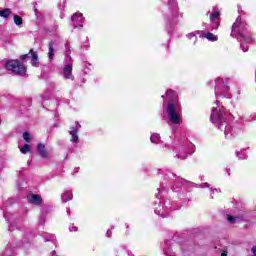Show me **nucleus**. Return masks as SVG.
Listing matches in <instances>:
<instances>
[{
	"mask_svg": "<svg viewBox=\"0 0 256 256\" xmlns=\"http://www.w3.org/2000/svg\"><path fill=\"white\" fill-rule=\"evenodd\" d=\"M163 112L166 113L168 123L171 125H181V123H183L181 103H179L177 92L173 90L166 91V100L163 102Z\"/></svg>",
	"mask_w": 256,
	"mask_h": 256,
	"instance_id": "f257e3e1",
	"label": "nucleus"
},
{
	"mask_svg": "<svg viewBox=\"0 0 256 256\" xmlns=\"http://www.w3.org/2000/svg\"><path fill=\"white\" fill-rule=\"evenodd\" d=\"M210 121L214 123L220 131H224L226 139H231V137H233V128L231 127L233 115L225 111L224 107H213L211 110Z\"/></svg>",
	"mask_w": 256,
	"mask_h": 256,
	"instance_id": "f03ea898",
	"label": "nucleus"
},
{
	"mask_svg": "<svg viewBox=\"0 0 256 256\" xmlns=\"http://www.w3.org/2000/svg\"><path fill=\"white\" fill-rule=\"evenodd\" d=\"M231 37L237 39L240 42V49L244 53L249 51V43H256L255 39L251 37V31L249 30V26L247 23L241 21V18H237L234 24L232 25Z\"/></svg>",
	"mask_w": 256,
	"mask_h": 256,
	"instance_id": "7ed1b4c3",
	"label": "nucleus"
},
{
	"mask_svg": "<svg viewBox=\"0 0 256 256\" xmlns=\"http://www.w3.org/2000/svg\"><path fill=\"white\" fill-rule=\"evenodd\" d=\"M158 175L164 176V182L158 188V194H156L157 199L163 197V193H167V187H170L172 191H177L181 189L185 180L183 178L175 175L173 172L169 171L167 168L158 169Z\"/></svg>",
	"mask_w": 256,
	"mask_h": 256,
	"instance_id": "20e7f679",
	"label": "nucleus"
},
{
	"mask_svg": "<svg viewBox=\"0 0 256 256\" xmlns=\"http://www.w3.org/2000/svg\"><path fill=\"white\" fill-rule=\"evenodd\" d=\"M161 11L166 23V30L171 35L179 21V4H177V0H167V3L162 5Z\"/></svg>",
	"mask_w": 256,
	"mask_h": 256,
	"instance_id": "39448f33",
	"label": "nucleus"
},
{
	"mask_svg": "<svg viewBox=\"0 0 256 256\" xmlns=\"http://www.w3.org/2000/svg\"><path fill=\"white\" fill-rule=\"evenodd\" d=\"M172 150L177 159L185 160L195 153V145L185 136L176 135L172 143Z\"/></svg>",
	"mask_w": 256,
	"mask_h": 256,
	"instance_id": "423d86ee",
	"label": "nucleus"
},
{
	"mask_svg": "<svg viewBox=\"0 0 256 256\" xmlns=\"http://www.w3.org/2000/svg\"><path fill=\"white\" fill-rule=\"evenodd\" d=\"M215 97H226V99H231L228 79L223 80V78H217L215 80Z\"/></svg>",
	"mask_w": 256,
	"mask_h": 256,
	"instance_id": "0eeeda50",
	"label": "nucleus"
},
{
	"mask_svg": "<svg viewBox=\"0 0 256 256\" xmlns=\"http://www.w3.org/2000/svg\"><path fill=\"white\" fill-rule=\"evenodd\" d=\"M176 209L179 208L175 207V204L171 200H166L163 204L159 201L158 206L154 208V213L165 219V217H169L171 211H176Z\"/></svg>",
	"mask_w": 256,
	"mask_h": 256,
	"instance_id": "6e6552de",
	"label": "nucleus"
},
{
	"mask_svg": "<svg viewBox=\"0 0 256 256\" xmlns=\"http://www.w3.org/2000/svg\"><path fill=\"white\" fill-rule=\"evenodd\" d=\"M163 253L166 256H175V253L182 249L181 243L177 242V236H174L171 240H166L162 246Z\"/></svg>",
	"mask_w": 256,
	"mask_h": 256,
	"instance_id": "1a4fd4ad",
	"label": "nucleus"
},
{
	"mask_svg": "<svg viewBox=\"0 0 256 256\" xmlns=\"http://www.w3.org/2000/svg\"><path fill=\"white\" fill-rule=\"evenodd\" d=\"M5 67L7 71H12V73H16L17 75H25L27 73V67L19 60H9L6 64Z\"/></svg>",
	"mask_w": 256,
	"mask_h": 256,
	"instance_id": "9d476101",
	"label": "nucleus"
},
{
	"mask_svg": "<svg viewBox=\"0 0 256 256\" xmlns=\"http://www.w3.org/2000/svg\"><path fill=\"white\" fill-rule=\"evenodd\" d=\"M71 51H66V56L64 59L65 65L63 67V77L64 79H71L72 81L75 79L73 76V60H71Z\"/></svg>",
	"mask_w": 256,
	"mask_h": 256,
	"instance_id": "9b49d317",
	"label": "nucleus"
},
{
	"mask_svg": "<svg viewBox=\"0 0 256 256\" xmlns=\"http://www.w3.org/2000/svg\"><path fill=\"white\" fill-rule=\"evenodd\" d=\"M221 12L214 10L210 13V31L219 29V25H221Z\"/></svg>",
	"mask_w": 256,
	"mask_h": 256,
	"instance_id": "f8f14e48",
	"label": "nucleus"
},
{
	"mask_svg": "<svg viewBox=\"0 0 256 256\" xmlns=\"http://www.w3.org/2000/svg\"><path fill=\"white\" fill-rule=\"evenodd\" d=\"M81 130V124L77 121L70 127L69 135H71V143H79V131Z\"/></svg>",
	"mask_w": 256,
	"mask_h": 256,
	"instance_id": "ddd939ff",
	"label": "nucleus"
},
{
	"mask_svg": "<svg viewBox=\"0 0 256 256\" xmlns=\"http://www.w3.org/2000/svg\"><path fill=\"white\" fill-rule=\"evenodd\" d=\"M85 18H83V14L80 12H76L72 15L71 21L74 29L83 28V21Z\"/></svg>",
	"mask_w": 256,
	"mask_h": 256,
	"instance_id": "4468645a",
	"label": "nucleus"
},
{
	"mask_svg": "<svg viewBox=\"0 0 256 256\" xmlns=\"http://www.w3.org/2000/svg\"><path fill=\"white\" fill-rule=\"evenodd\" d=\"M26 199L30 205H35L36 207H41V205H43V198L41 195L30 193L27 195Z\"/></svg>",
	"mask_w": 256,
	"mask_h": 256,
	"instance_id": "2eb2a0df",
	"label": "nucleus"
},
{
	"mask_svg": "<svg viewBox=\"0 0 256 256\" xmlns=\"http://www.w3.org/2000/svg\"><path fill=\"white\" fill-rule=\"evenodd\" d=\"M31 58V63L33 67H38L39 66V55H37V52H33V50H30V52L26 55H22L20 59L22 61H25V59Z\"/></svg>",
	"mask_w": 256,
	"mask_h": 256,
	"instance_id": "dca6fc26",
	"label": "nucleus"
},
{
	"mask_svg": "<svg viewBox=\"0 0 256 256\" xmlns=\"http://www.w3.org/2000/svg\"><path fill=\"white\" fill-rule=\"evenodd\" d=\"M36 149L40 157H42V159H49L50 155L47 151V147H45V144L39 143Z\"/></svg>",
	"mask_w": 256,
	"mask_h": 256,
	"instance_id": "f3484780",
	"label": "nucleus"
},
{
	"mask_svg": "<svg viewBox=\"0 0 256 256\" xmlns=\"http://www.w3.org/2000/svg\"><path fill=\"white\" fill-rule=\"evenodd\" d=\"M53 41H50L48 44V59L49 61L53 60V57H55V47H54Z\"/></svg>",
	"mask_w": 256,
	"mask_h": 256,
	"instance_id": "a211bd4d",
	"label": "nucleus"
},
{
	"mask_svg": "<svg viewBox=\"0 0 256 256\" xmlns=\"http://www.w3.org/2000/svg\"><path fill=\"white\" fill-rule=\"evenodd\" d=\"M61 199L63 203H67V201H71V199H73V192L69 190L64 191V193L61 196Z\"/></svg>",
	"mask_w": 256,
	"mask_h": 256,
	"instance_id": "6ab92c4d",
	"label": "nucleus"
},
{
	"mask_svg": "<svg viewBox=\"0 0 256 256\" xmlns=\"http://www.w3.org/2000/svg\"><path fill=\"white\" fill-rule=\"evenodd\" d=\"M200 37H205L208 41H218V37L217 35L211 33V32H208V33H204L201 31V34H200Z\"/></svg>",
	"mask_w": 256,
	"mask_h": 256,
	"instance_id": "aec40b11",
	"label": "nucleus"
},
{
	"mask_svg": "<svg viewBox=\"0 0 256 256\" xmlns=\"http://www.w3.org/2000/svg\"><path fill=\"white\" fill-rule=\"evenodd\" d=\"M11 13V9L9 8L2 9L0 10V17H2L3 19H9Z\"/></svg>",
	"mask_w": 256,
	"mask_h": 256,
	"instance_id": "412c9836",
	"label": "nucleus"
},
{
	"mask_svg": "<svg viewBox=\"0 0 256 256\" xmlns=\"http://www.w3.org/2000/svg\"><path fill=\"white\" fill-rule=\"evenodd\" d=\"M151 143H155L156 145L161 142V135L159 133H153L150 136Z\"/></svg>",
	"mask_w": 256,
	"mask_h": 256,
	"instance_id": "4be33fe9",
	"label": "nucleus"
},
{
	"mask_svg": "<svg viewBox=\"0 0 256 256\" xmlns=\"http://www.w3.org/2000/svg\"><path fill=\"white\" fill-rule=\"evenodd\" d=\"M14 23L17 27H21L23 25V18L19 15H14Z\"/></svg>",
	"mask_w": 256,
	"mask_h": 256,
	"instance_id": "5701e85b",
	"label": "nucleus"
},
{
	"mask_svg": "<svg viewBox=\"0 0 256 256\" xmlns=\"http://www.w3.org/2000/svg\"><path fill=\"white\" fill-rule=\"evenodd\" d=\"M227 219H228L229 223H232V224L239 223V221H241V218L233 217L231 215H227Z\"/></svg>",
	"mask_w": 256,
	"mask_h": 256,
	"instance_id": "b1692460",
	"label": "nucleus"
},
{
	"mask_svg": "<svg viewBox=\"0 0 256 256\" xmlns=\"http://www.w3.org/2000/svg\"><path fill=\"white\" fill-rule=\"evenodd\" d=\"M236 156L238 157V159H247V152H245V150H241L236 151Z\"/></svg>",
	"mask_w": 256,
	"mask_h": 256,
	"instance_id": "393cba45",
	"label": "nucleus"
},
{
	"mask_svg": "<svg viewBox=\"0 0 256 256\" xmlns=\"http://www.w3.org/2000/svg\"><path fill=\"white\" fill-rule=\"evenodd\" d=\"M29 151H31V146L29 144H25L20 148V152L23 153L24 155L26 153H29Z\"/></svg>",
	"mask_w": 256,
	"mask_h": 256,
	"instance_id": "a878e982",
	"label": "nucleus"
},
{
	"mask_svg": "<svg viewBox=\"0 0 256 256\" xmlns=\"http://www.w3.org/2000/svg\"><path fill=\"white\" fill-rule=\"evenodd\" d=\"M197 35H199L201 37V31L197 30L195 32L189 33L187 35L188 39H193V37H197Z\"/></svg>",
	"mask_w": 256,
	"mask_h": 256,
	"instance_id": "bb28decb",
	"label": "nucleus"
},
{
	"mask_svg": "<svg viewBox=\"0 0 256 256\" xmlns=\"http://www.w3.org/2000/svg\"><path fill=\"white\" fill-rule=\"evenodd\" d=\"M23 139L24 141H26V143H29L31 141V135L29 134V132L23 133Z\"/></svg>",
	"mask_w": 256,
	"mask_h": 256,
	"instance_id": "cd10ccee",
	"label": "nucleus"
},
{
	"mask_svg": "<svg viewBox=\"0 0 256 256\" xmlns=\"http://www.w3.org/2000/svg\"><path fill=\"white\" fill-rule=\"evenodd\" d=\"M41 213H42V215H41V217H40V224H41V225H44V224H45V218L43 217V215H44L43 210H41Z\"/></svg>",
	"mask_w": 256,
	"mask_h": 256,
	"instance_id": "c85d7f7f",
	"label": "nucleus"
},
{
	"mask_svg": "<svg viewBox=\"0 0 256 256\" xmlns=\"http://www.w3.org/2000/svg\"><path fill=\"white\" fill-rule=\"evenodd\" d=\"M200 187H201V189H205L207 187L208 188L211 187V185H209V183L205 182V183L200 184Z\"/></svg>",
	"mask_w": 256,
	"mask_h": 256,
	"instance_id": "c756f323",
	"label": "nucleus"
},
{
	"mask_svg": "<svg viewBox=\"0 0 256 256\" xmlns=\"http://www.w3.org/2000/svg\"><path fill=\"white\" fill-rule=\"evenodd\" d=\"M247 121H256V114H252L250 118L247 119Z\"/></svg>",
	"mask_w": 256,
	"mask_h": 256,
	"instance_id": "7c9ffc66",
	"label": "nucleus"
},
{
	"mask_svg": "<svg viewBox=\"0 0 256 256\" xmlns=\"http://www.w3.org/2000/svg\"><path fill=\"white\" fill-rule=\"evenodd\" d=\"M69 231L72 232V233L77 232V226H70Z\"/></svg>",
	"mask_w": 256,
	"mask_h": 256,
	"instance_id": "2f4dec72",
	"label": "nucleus"
},
{
	"mask_svg": "<svg viewBox=\"0 0 256 256\" xmlns=\"http://www.w3.org/2000/svg\"><path fill=\"white\" fill-rule=\"evenodd\" d=\"M113 235V232L111 230H107L106 237H111Z\"/></svg>",
	"mask_w": 256,
	"mask_h": 256,
	"instance_id": "473e14b6",
	"label": "nucleus"
},
{
	"mask_svg": "<svg viewBox=\"0 0 256 256\" xmlns=\"http://www.w3.org/2000/svg\"><path fill=\"white\" fill-rule=\"evenodd\" d=\"M210 191H212V193H219L220 192L218 189H213V188H210Z\"/></svg>",
	"mask_w": 256,
	"mask_h": 256,
	"instance_id": "72a5a7b5",
	"label": "nucleus"
},
{
	"mask_svg": "<svg viewBox=\"0 0 256 256\" xmlns=\"http://www.w3.org/2000/svg\"><path fill=\"white\" fill-rule=\"evenodd\" d=\"M252 253L254 256H256V247H252Z\"/></svg>",
	"mask_w": 256,
	"mask_h": 256,
	"instance_id": "f704fd0d",
	"label": "nucleus"
},
{
	"mask_svg": "<svg viewBox=\"0 0 256 256\" xmlns=\"http://www.w3.org/2000/svg\"><path fill=\"white\" fill-rule=\"evenodd\" d=\"M47 99H49V96H47V97L42 96V100H43V101H47Z\"/></svg>",
	"mask_w": 256,
	"mask_h": 256,
	"instance_id": "c9c22d12",
	"label": "nucleus"
},
{
	"mask_svg": "<svg viewBox=\"0 0 256 256\" xmlns=\"http://www.w3.org/2000/svg\"><path fill=\"white\" fill-rule=\"evenodd\" d=\"M66 213H67V215H71V210L69 208H67Z\"/></svg>",
	"mask_w": 256,
	"mask_h": 256,
	"instance_id": "e433bc0d",
	"label": "nucleus"
},
{
	"mask_svg": "<svg viewBox=\"0 0 256 256\" xmlns=\"http://www.w3.org/2000/svg\"><path fill=\"white\" fill-rule=\"evenodd\" d=\"M226 172H227V174L230 176L231 175V170L230 169H227L226 168Z\"/></svg>",
	"mask_w": 256,
	"mask_h": 256,
	"instance_id": "4c0bfd02",
	"label": "nucleus"
},
{
	"mask_svg": "<svg viewBox=\"0 0 256 256\" xmlns=\"http://www.w3.org/2000/svg\"><path fill=\"white\" fill-rule=\"evenodd\" d=\"M9 231H13V225H9Z\"/></svg>",
	"mask_w": 256,
	"mask_h": 256,
	"instance_id": "58836bf2",
	"label": "nucleus"
},
{
	"mask_svg": "<svg viewBox=\"0 0 256 256\" xmlns=\"http://www.w3.org/2000/svg\"><path fill=\"white\" fill-rule=\"evenodd\" d=\"M221 256H227V252H222Z\"/></svg>",
	"mask_w": 256,
	"mask_h": 256,
	"instance_id": "ea45409f",
	"label": "nucleus"
},
{
	"mask_svg": "<svg viewBox=\"0 0 256 256\" xmlns=\"http://www.w3.org/2000/svg\"><path fill=\"white\" fill-rule=\"evenodd\" d=\"M75 173L79 172V167L74 169Z\"/></svg>",
	"mask_w": 256,
	"mask_h": 256,
	"instance_id": "a19ab883",
	"label": "nucleus"
},
{
	"mask_svg": "<svg viewBox=\"0 0 256 256\" xmlns=\"http://www.w3.org/2000/svg\"><path fill=\"white\" fill-rule=\"evenodd\" d=\"M4 218L7 219V213L6 212H4Z\"/></svg>",
	"mask_w": 256,
	"mask_h": 256,
	"instance_id": "79ce46f5",
	"label": "nucleus"
},
{
	"mask_svg": "<svg viewBox=\"0 0 256 256\" xmlns=\"http://www.w3.org/2000/svg\"><path fill=\"white\" fill-rule=\"evenodd\" d=\"M127 253H128V256H131V251H127Z\"/></svg>",
	"mask_w": 256,
	"mask_h": 256,
	"instance_id": "37998d69",
	"label": "nucleus"
},
{
	"mask_svg": "<svg viewBox=\"0 0 256 256\" xmlns=\"http://www.w3.org/2000/svg\"><path fill=\"white\" fill-rule=\"evenodd\" d=\"M161 97H162V99H165V95H162Z\"/></svg>",
	"mask_w": 256,
	"mask_h": 256,
	"instance_id": "c03bdc74",
	"label": "nucleus"
},
{
	"mask_svg": "<svg viewBox=\"0 0 256 256\" xmlns=\"http://www.w3.org/2000/svg\"><path fill=\"white\" fill-rule=\"evenodd\" d=\"M215 103H216V105H219V101H216Z\"/></svg>",
	"mask_w": 256,
	"mask_h": 256,
	"instance_id": "a18cd8bd",
	"label": "nucleus"
},
{
	"mask_svg": "<svg viewBox=\"0 0 256 256\" xmlns=\"http://www.w3.org/2000/svg\"><path fill=\"white\" fill-rule=\"evenodd\" d=\"M172 131L175 132V127L172 128Z\"/></svg>",
	"mask_w": 256,
	"mask_h": 256,
	"instance_id": "49530a36",
	"label": "nucleus"
},
{
	"mask_svg": "<svg viewBox=\"0 0 256 256\" xmlns=\"http://www.w3.org/2000/svg\"><path fill=\"white\" fill-rule=\"evenodd\" d=\"M28 165H31V161H28Z\"/></svg>",
	"mask_w": 256,
	"mask_h": 256,
	"instance_id": "de8ad7c7",
	"label": "nucleus"
},
{
	"mask_svg": "<svg viewBox=\"0 0 256 256\" xmlns=\"http://www.w3.org/2000/svg\"><path fill=\"white\" fill-rule=\"evenodd\" d=\"M8 222L11 223V219L8 218Z\"/></svg>",
	"mask_w": 256,
	"mask_h": 256,
	"instance_id": "09e8293b",
	"label": "nucleus"
},
{
	"mask_svg": "<svg viewBox=\"0 0 256 256\" xmlns=\"http://www.w3.org/2000/svg\"><path fill=\"white\" fill-rule=\"evenodd\" d=\"M211 12H207V14L206 15H209Z\"/></svg>",
	"mask_w": 256,
	"mask_h": 256,
	"instance_id": "8fccbe9b",
	"label": "nucleus"
},
{
	"mask_svg": "<svg viewBox=\"0 0 256 256\" xmlns=\"http://www.w3.org/2000/svg\"><path fill=\"white\" fill-rule=\"evenodd\" d=\"M211 199H213V195H211Z\"/></svg>",
	"mask_w": 256,
	"mask_h": 256,
	"instance_id": "3c124183",
	"label": "nucleus"
}]
</instances>
